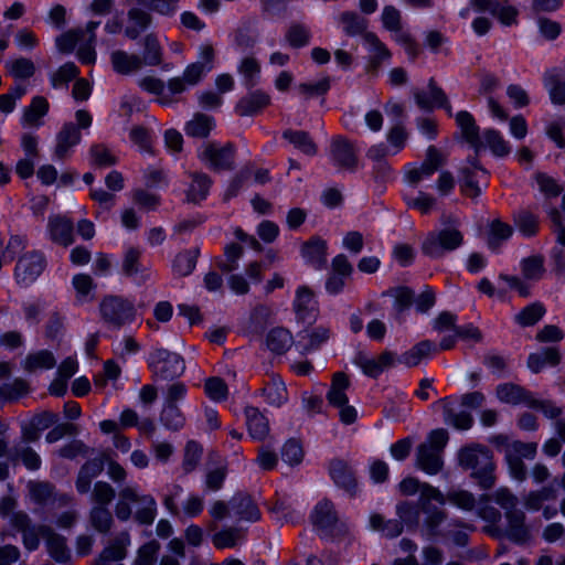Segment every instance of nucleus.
<instances>
[{"label":"nucleus","instance_id":"1","mask_svg":"<svg viewBox=\"0 0 565 565\" xmlns=\"http://www.w3.org/2000/svg\"><path fill=\"white\" fill-rule=\"evenodd\" d=\"M459 465L470 471V477L483 490L492 489L495 484V463L492 452L486 446L473 444L463 447L458 454Z\"/></svg>","mask_w":565,"mask_h":565},{"label":"nucleus","instance_id":"2","mask_svg":"<svg viewBox=\"0 0 565 565\" xmlns=\"http://www.w3.org/2000/svg\"><path fill=\"white\" fill-rule=\"evenodd\" d=\"M100 22H89L86 30L66 32L56 39V47L62 53H71L77 50V57L82 64H94L96 62L95 30Z\"/></svg>","mask_w":565,"mask_h":565},{"label":"nucleus","instance_id":"3","mask_svg":"<svg viewBox=\"0 0 565 565\" xmlns=\"http://www.w3.org/2000/svg\"><path fill=\"white\" fill-rule=\"evenodd\" d=\"M214 67V50L211 45H202L195 62L189 64L182 76L170 79V89L178 95L198 85Z\"/></svg>","mask_w":565,"mask_h":565},{"label":"nucleus","instance_id":"4","mask_svg":"<svg viewBox=\"0 0 565 565\" xmlns=\"http://www.w3.org/2000/svg\"><path fill=\"white\" fill-rule=\"evenodd\" d=\"M138 7L129 10V24L126 34L136 39L149 24L150 18L145 9L153 10L162 15H171L179 8V0H136Z\"/></svg>","mask_w":565,"mask_h":565},{"label":"nucleus","instance_id":"5","mask_svg":"<svg viewBox=\"0 0 565 565\" xmlns=\"http://www.w3.org/2000/svg\"><path fill=\"white\" fill-rule=\"evenodd\" d=\"M448 433L445 429L433 430L426 443L420 444L416 450L417 466L429 475L438 473L443 467V450L448 443Z\"/></svg>","mask_w":565,"mask_h":565},{"label":"nucleus","instance_id":"6","mask_svg":"<svg viewBox=\"0 0 565 565\" xmlns=\"http://www.w3.org/2000/svg\"><path fill=\"white\" fill-rule=\"evenodd\" d=\"M149 367L156 381L171 382L180 377L185 371L184 359L166 349H158L151 355Z\"/></svg>","mask_w":565,"mask_h":565},{"label":"nucleus","instance_id":"7","mask_svg":"<svg viewBox=\"0 0 565 565\" xmlns=\"http://www.w3.org/2000/svg\"><path fill=\"white\" fill-rule=\"evenodd\" d=\"M463 243V234L456 226H447L440 231L430 232L423 243V253L430 257L443 256Z\"/></svg>","mask_w":565,"mask_h":565},{"label":"nucleus","instance_id":"8","mask_svg":"<svg viewBox=\"0 0 565 565\" xmlns=\"http://www.w3.org/2000/svg\"><path fill=\"white\" fill-rule=\"evenodd\" d=\"M99 311L105 322L117 328L131 322L136 316L134 303L119 296L105 297Z\"/></svg>","mask_w":565,"mask_h":565},{"label":"nucleus","instance_id":"9","mask_svg":"<svg viewBox=\"0 0 565 565\" xmlns=\"http://www.w3.org/2000/svg\"><path fill=\"white\" fill-rule=\"evenodd\" d=\"M203 160L214 170H232L235 167L234 148L231 143H207Z\"/></svg>","mask_w":565,"mask_h":565},{"label":"nucleus","instance_id":"10","mask_svg":"<svg viewBox=\"0 0 565 565\" xmlns=\"http://www.w3.org/2000/svg\"><path fill=\"white\" fill-rule=\"evenodd\" d=\"M382 22L384 28L395 32V40L398 42L409 57L414 58L418 54V45L413 41L411 35L399 30V12L394 7H385L382 13Z\"/></svg>","mask_w":565,"mask_h":565},{"label":"nucleus","instance_id":"11","mask_svg":"<svg viewBox=\"0 0 565 565\" xmlns=\"http://www.w3.org/2000/svg\"><path fill=\"white\" fill-rule=\"evenodd\" d=\"M130 545V535L122 531L109 541L108 545L99 553L93 565H110L121 562L127 556V547Z\"/></svg>","mask_w":565,"mask_h":565},{"label":"nucleus","instance_id":"12","mask_svg":"<svg viewBox=\"0 0 565 565\" xmlns=\"http://www.w3.org/2000/svg\"><path fill=\"white\" fill-rule=\"evenodd\" d=\"M10 524L22 534L23 545L29 551H34L40 545V525H32L30 516L18 511L11 514Z\"/></svg>","mask_w":565,"mask_h":565},{"label":"nucleus","instance_id":"13","mask_svg":"<svg viewBox=\"0 0 565 565\" xmlns=\"http://www.w3.org/2000/svg\"><path fill=\"white\" fill-rule=\"evenodd\" d=\"M40 537L45 540L47 552L53 559L58 563L70 561L71 553L67 547L66 537L45 524H40Z\"/></svg>","mask_w":565,"mask_h":565},{"label":"nucleus","instance_id":"14","mask_svg":"<svg viewBox=\"0 0 565 565\" xmlns=\"http://www.w3.org/2000/svg\"><path fill=\"white\" fill-rule=\"evenodd\" d=\"M466 154L468 161L476 169H481V162L491 157H503L509 153L507 143H467Z\"/></svg>","mask_w":565,"mask_h":565},{"label":"nucleus","instance_id":"15","mask_svg":"<svg viewBox=\"0 0 565 565\" xmlns=\"http://www.w3.org/2000/svg\"><path fill=\"white\" fill-rule=\"evenodd\" d=\"M43 270V258L35 252L23 255L15 267L18 282L29 284L34 281Z\"/></svg>","mask_w":565,"mask_h":565},{"label":"nucleus","instance_id":"16","mask_svg":"<svg viewBox=\"0 0 565 565\" xmlns=\"http://www.w3.org/2000/svg\"><path fill=\"white\" fill-rule=\"evenodd\" d=\"M93 118L86 110H77L75 122H67L58 134L57 141H79L88 135Z\"/></svg>","mask_w":565,"mask_h":565},{"label":"nucleus","instance_id":"17","mask_svg":"<svg viewBox=\"0 0 565 565\" xmlns=\"http://www.w3.org/2000/svg\"><path fill=\"white\" fill-rule=\"evenodd\" d=\"M415 102L423 110H431L434 108H445L450 114V106L447 104V98L444 92L438 88L434 81L430 79L426 89L417 90L415 93Z\"/></svg>","mask_w":565,"mask_h":565},{"label":"nucleus","instance_id":"18","mask_svg":"<svg viewBox=\"0 0 565 565\" xmlns=\"http://www.w3.org/2000/svg\"><path fill=\"white\" fill-rule=\"evenodd\" d=\"M216 124L212 116L205 114H195L185 126L184 131L189 138L205 139L212 136Z\"/></svg>","mask_w":565,"mask_h":565},{"label":"nucleus","instance_id":"19","mask_svg":"<svg viewBox=\"0 0 565 565\" xmlns=\"http://www.w3.org/2000/svg\"><path fill=\"white\" fill-rule=\"evenodd\" d=\"M106 455L86 461L77 476L76 489L79 493H87L90 489V483L94 478L99 476L104 470Z\"/></svg>","mask_w":565,"mask_h":565},{"label":"nucleus","instance_id":"20","mask_svg":"<svg viewBox=\"0 0 565 565\" xmlns=\"http://www.w3.org/2000/svg\"><path fill=\"white\" fill-rule=\"evenodd\" d=\"M51 237L55 243L68 246L74 242L73 222L62 215H55L49 220Z\"/></svg>","mask_w":565,"mask_h":565},{"label":"nucleus","instance_id":"21","mask_svg":"<svg viewBox=\"0 0 565 565\" xmlns=\"http://www.w3.org/2000/svg\"><path fill=\"white\" fill-rule=\"evenodd\" d=\"M330 476L333 481L345 491L351 494L355 492L356 479L345 461L333 459L330 463Z\"/></svg>","mask_w":565,"mask_h":565},{"label":"nucleus","instance_id":"22","mask_svg":"<svg viewBox=\"0 0 565 565\" xmlns=\"http://www.w3.org/2000/svg\"><path fill=\"white\" fill-rule=\"evenodd\" d=\"M49 111V103L44 97L36 96L23 111L21 124L25 128H38Z\"/></svg>","mask_w":565,"mask_h":565},{"label":"nucleus","instance_id":"23","mask_svg":"<svg viewBox=\"0 0 565 565\" xmlns=\"http://www.w3.org/2000/svg\"><path fill=\"white\" fill-rule=\"evenodd\" d=\"M497 396L503 403L512 405L525 404L529 407L533 398L529 391L514 383H504L499 385L497 388Z\"/></svg>","mask_w":565,"mask_h":565},{"label":"nucleus","instance_id":"24","mask_svg":"<svg viewBox=\"0 0 565 565\" xmlns=\"http://www.w3.org/2000/svg\"><path fill=\"white\" fill-rule=\"evenodd\" d=\"M139 494L137 490L130 486H126L119 490L118 500L115 505V514L120 521H128L132 516L131 505H138Z\"/></svg>","mask_w":565,"mask_h":565},{"label":"nucleus","instance_id":"25","mask_svg":"<svg viewBox=\"0 0 565 565\" xmlns=\"http://www.w3.org/2000/svg\"><path fill=\"white\" fill-rule=\"evenodd\" d=\"M507 535L515 542H524L529 537V527L525 524V514L521 509L505 512Z\"/></svg>","mask_w":565,"mask_h":565},{"label":"nucleus","instance_id":"26","mask_svg":"<svg viewBox=\"0 0 565 565\" xmlns=\"http://www.w3.org/2000/svg\"><path fill=\"white\" fill-rule=\"evenodd\" d=\"M350 386L349 376L344 372H337L333 374L330 390L327 394L328 402L334 406L340 407L348 404L347 390Z\"/></svg>","mask_w":565,"mask_h":565},{"label":"nucleus","instance_id":"27","mask_svg":"<svg viewBox=\"0 0 565 565\" xmlns=\"http://www.w3.org/2000/svg\"><path fill=\"white\" fill-rule=\"evenodd\" d=\"M139 85L143 90L158 96L159 102L163 105L170 104L178 95V93L170 89V81L166 85L154 76H145L140 79Z\"/></svg>","mask_w":565,"mask_h":565},{"label":"nucleus","instance_id":"28","mask_svg":"<svg viewBox=\"0 0 565 565\" xmlns=\"http://www.w3.org/2000/svg\"><path fill=\"white\" fill-rule=\"evenodd\" d=\"M544 87L547 89L553 104H565V82L561 81V72L558 68H551L545 72Z\"/></svg>","mask_w":565,"mask_h":565},{"label":"nucleus","instance_id":"29","mask_svg":"<svg viewBox=\"0 0 565 565\" xmlns=\"http://www.w3.org/2000/svg\"><path fill=\"white\" fill-rule=\"evenodd\" d=\"M246 423L249 435L257 440H264L269 433V425L265 416L255 407H246Z\"/></svg>","mask_w":565,"mask_h":565},{"label":"nucleus","instance_id":"30","mask_svg":"<svg viewBox=\"0 0 565 565\" xmlns=\"http://www.w3.org/2000/svg\"><path fill=\"white\" fill-rule=\"evenodd\" d=\"M231 503L241 520L256 522L260 519V512L249 495L237 493Z\"/></svg>","mask_w":565,"mask_h":565},{"label":"nucleus","instance_id":"31","mask_svg":"<svg viewBox=\"0 0 565 565\" xmlns=\"http://www.w3.org/2000/svg\"><path fill=\"white\" fill-rule=\"evenodd\" d=\"M301 253L311 264L321 268L327 262V243L319 237H313L302 244Z\"/></svg>","mask_w":565,"mask_h":565},{"label":"nucleus","instance_id":"32","mask_svg":"<svg viewBox=\"0 0 565 565\" xmlns=\"http://www.w3.org/2000/svg\"><path fill=\"white\" fill-rule=\"evenodd\" d=\"M212 180L204 173H193L192 182L186 191V199L191 203H199L206 199Z\"/></svg>","mask_w":565,"mask_h":565},{"label":"nucleus","instance_id":"33","mask_svg":"<svg viewBox=\"0 0 565 565\" xmlns=\"http://www.w3.org/2000/svg\"><path fill=\"white\" fill-rule=\"evenodd\" d=\"M269 96L264 92H254L242 98L237 105V110L242 116H252L262 110L269 104Z\"/></svg>","mask_w":565,"mask_h":565},{"label":"nucleus","instance_id":"34","mask_svg":"<svg viewBox=\"0 0 565 565\" xmlns=\"http://www.w3.org/2000/svg\"><path fill=\"white\" fill-rule=\"evenodd\" d=\"M88 518L93 529L102 534L109 533L115 523L110 510L105 505H94Z\"/></svg>","mask_w":565,"mask_h":565},{"label":"nucleus","instance_id":"35","mask_svg":"<svg viewBox=\"0 0 565 565\" xmlns=\"http://www.w3.org/2000/svg\"><path fill=\"white\" fill-rule=\"evenodd\" d=\"M266 343L271 352L282 354L291 348L294 340L287 329L274 328L267 334Z\"/></svg>","mask_w":565,"mask_h":565},{"label":"nucleus","instance_id":"36","mask_svg":"<svg viewBox=\"0 0 565 565\" xmlns=\"http://www.w3.org/2000/svg\"><path fill=\"white\" fill-rule=\"evenodd\" d=\"M111 64L115 72L129 74L140 67L141 60L136 54H129L125 51H114L111 53Z\"/></svg>","mask_w":565,"mask_h":565},{"label":"nucleus","instance_id":"37","mask_svg":"<svg viewBox=\"0 0 565 565\" xmlns=\"http://www.w3.org/2000/svg\"><path fill=\"white\" fill-rule=\"evenodd\" d=\"M237 71L246 87L252 88L258 84L260 79V65L255 57H244L239 62Z\"/></svg>","mask_w":565,"mask_h":565},{"label":"nucleus","instance_id":"38","mask_svg":"<svg viewBox=\"0 0 565 565\" xmlns=\"http://www.w3.org/2000/svg\"><path fill=\"white\" fill-rule=\"evenodd\" d=\"M513 234V228L508 223L502 222L499 218L493 220L489 224L488 231V245L492 249L499 248L501 243L508 239Z\"/></svg>","mask_w":565,"mask_h":565},{"label":"nucleus","instance_id":"39","mask_svg":"<svg viewBox=\"0 0 565 565\" xmlns=\"http://www.w3.org/2000/svg\"><path fill=\"white\" fill-rule=\"evenodd\" d=\"M132 515L140 524H151L157 515L156 500L149 494H142Z\"/></svg>","mask_w":565,"mask_h":565},{"label":"nucleus","instance_id":"40","mask_svg":"<svg viewBox=\"0 0 565 565\" xmlns=\"http://www.w3.org/2000/svg\"><path fill=\"white\" fill-rule=\"evenodd\" d=\"M6 67L9 74L17 79H28L35 73V65L32 60L17 57L7 61Z\"/></svg>","mask_w":565,"mask_h":565},{"label":"nucleus","instance_id":"41","mask_svg":"<svg viewBox=\"0 0 565 565\" xmlns=\"http://www.w3.org/2000/svg\"><path fill=\"white\" fill-rule=\"evenodd\" d=\"M312 521L315 525L321 529H328L334 525L338 521V516L333 509V504L329 501L320 502L316 507Z\"/></svg>","mask_w":565,"mask_h":565},{"label":"nucleus","instance_id":"42","mask_svg":"<svg viewBox=\"0 0 565 565\" xmlns=\"http://www.w3.org/2000/svg\"><path fill=\"white\" fill-rule=\"evenodd\" d=\"M160 419L164 427L173 431L181 429L185 424V416L178 405L164 404Z\"/></svg>","mask_w":565,"mask_h":565},{"label":"nucleus","instance_id":"43","mask_svg":"<svg viewBox=\"0 0 565 565\" xmlns=\"http://www.w3.org/2000/svg\"><path fill=\"white\" fill-rule=\"evenodd\" d=\"M362 45L370 53L375 63H380L390 57V52L385 45L373 33H365L362 36Z\"/></svg>","mask_w":565,"mask_h":565},{"label":"nucleus","instance_id":"44","mask_svg":"<svg viewBox=\"0 0 565 565\" xmlns=\"http://www.w3.org/2000/svg\"><path fill=\"white\" fill-rule=\"evenodd\" d=\"M29 391L30 386L25 380L15 379L13 382L0 386V397L8 402H15L28 395Z\"/></svg>","mask_w":565,"mask_h":565},{"label":"nucleus","instance_id":"45","mask_svg":"<svg viewBox=\"0 0 565 565\" xmlns=\"http://www.w3.org/2000/svg\"><path fill=\"white\" fill-rule=\"evenodd\" d=\"M263 395L273 407H279L287 401V390L280 380H273L263 388Z\"/></svg>","mask_w":565,"mask_h":565},{"label":"nucleus","instance_id":"46","mask_svg":"<svg viewBox=\"0 0 565 565\" xmlns=\"http://www.w3.org/2000/svg\"><path fill=\"white\" fill-rule=\"evenodd\" d=\"M13 460H20L26 469L38 470L42 460L40 455L30 446H15L13 449Z\"/></svg>","mask_w":565,"mask_h":565},{"label":"nucleus","instance_id":"47","mask_svg":"<svg viewBox=\"0 0 565 565\" xmlns=\"http://www.w3.org/2000/svg\"><path fill=\"white\" fill-rule=\"evenodd\" d=\"M422 511L426 514L424 524L428 530L429 535H438V526L447 519L446 512L436 507L430 505L429 503H424Z\"/></svg>","mask_w":565,"mask_h":565},{"label":"nucleus","instance_id":"48","mask_svg":"<svg viewBox=\"0 0 565 565\" xmlns=\"http://www.w3.org/2000/svg\"><path fill=\"white\" fill-rule=\"evenodd\" d=\"M370 523L373 530L383 532L387 537H396L403 532L399 520L385 521L381 514L371 515Z\"/></svg>","mask_w":565,"mask_h":565},{"label":"nucleus","instance_id":"49","mask_svg":"<svg viewBox=\"0 0 565 565\" xmlns=\"http://www.w3.org/2000/svg\"><path fill=\"white\" fill-rule=\"evenodd\" d=\"M443 409L446 423L452 425L458 429H468L471 427L472 417L469 413H456L451 407L450 403L447 401H443Z\"/></svg>","mask_w":565,"mask_h":565},{"label":"nucleus","instance_id":"50","mask_svg":"<svg viewBox=\"0 0 565 565\" xmlns=\"http://www.w3.org/2000/svg\"><path fill=\"white\" fill-rule=\"evenodd\" d=\"M55 363L56 361L52 352L43 350L29 355L24 362V369L29 372H33L38 369H51Z\"/></svg>","mask_w":565,"mask_h":565},{"label":"nucleus","instance_id":"51","mask_svg":"<svg viewBox=\"0 0 565 565\" xmlns=\"http://www.w3.org/2000/svg\"><path fill=\"white\" fill-rule=\"evenodd\" d=\"M331 152L340 167L351 168L356 163L355 152L351 143H333Z\"/></svg>","mask_w":565,"mask_h":565},{"label":"nucleus","instance_id":"52","mask_svg":"<svg viewBox=\"0 0 565 565\" xmlns=\"http://www.w3.org/2000/svg\"><path fill=\"white\" fill-rule=\"evenodd\" d=\"M116 497V491L106 481H97L92 490V501L95 505L108 507Z\"/></svg>","mask_w":565,"mask_h":565},{"label":"nucleus","instance_id":"53","mask_svg":"<svg viewBox=\"0 0 565 565\" xmlns=\"http://www.w3.org/2000/svg\"><path fill=\"white\" fill-rule=\"evenodd\" d=\"M456 122L463 135V141H477L478 127L471 114L463 110L457 113Z\"/></svg>","mask_w":565,"mask_h":565},{"label":"nucleus","instance_id":"54","mask_svg":"<svg viewBox=\"0 0 565 565\" xmlns=\"http://www.w3.org/2000/svg\"><path fill=\"white\" fill-rule=\"evenodd\" d=\"M522 273L526 279L537 280L540 279L544 269V258L541 255H533L522 260Z\"/></svg>","mask_w":565,"mask_h":565},{"label":"nucleus","instance_id":"55","mask_svg":"<svg viewBox=\"0 0 565 565\" xmlns=\"http://www.w3.org/2000/svg\"><path fill=\"white\" fill-rule=\"evenodd\" d=\"M544 306L542 303L534 302L525 307L519 315H516L515 320L519 324L529 327L535 324L544 316Z\"/></svg>","mask_w":565,"mask_h":565},{"label":"nucleus","instance_id":"56","mask_svg":"<svg viewBox=\"0 0 565 565\" xmlns=\"http://www.w3.org/2000/svg\"><path fill=\"white\" fill-rule=\"evenodd\" d=\"M199 256V249L195 248L193 250H188L184 253H180L173 263L174 270L181 275H189L195 267L196 258Z\"/></svg>","mask_w":565,"mask_h":565},{"label":"nucleus","instance_id":"57","mask_svg":"<svg viewBox=\"0 0 565 565\" xmlns=\"http://www.w3.org/2000/svg\"><path fill=\"white\" fill-rule=\"evenodd\" d=\"M30 497L39 504H44L54 493V487L44 481H30L28 483Z\"/></svg>","mask_w":565,"mask_h":565},{"label":"nucleus","instance_id":"58","mask_svg":"<svg viewBox=\"0 0 565 565\" xmlns=\"http://www.w3.org/2000/svg\"><path fill=\"white\" fill-rule=\"evenodd\" d=\"M433 349V343L428 340L416 344L412 350L403 354V362L408 366H416L420 361L427 358Z\"/></svg>","mask_w":565,"mask_h":565},{"label":"nucleus","instance_id":"59","mask_svg":"<svg viewBox=\"0 0 565 565\" xmlns=\"http://www.w3.org/2000/svg\"><path fill=\"white\" fill-rule=\"evenodd\" d=\"M159 550L160 544L154 540L141 545L132 565H153Z\"/></svg>","mask_w":565,"mask_h":565},{"label":"nucleus","instance_id":"60","mask_svg":"<svg viewBox=\"0 0 565 565\" xmlns=\"http://www.w3.org/2000/svg\"><path fill=\"white\" fill-rule=\"evenodd\" d=\"M78 74V68L74 63H66L62 65L56 72L51 74L50 81L54 88L65 86L68 82L75 78Z\"/></svg>","mask_w":565,"mask_h":565},{"label":"nucleus","instance_id":"61","mask_svg":"<svg viewBox=\"0 0 565 565\" xmlns=\"http://www.w3.org/2000/svg\"><path fill=\"white\" fill-rule=\"evenodd\" d=\"M161 45L154 35L145 39L143 61L148 65H158L161 62Z\"/></svg>","mask_w":565,"mask_h":565},{"label":"nucleus","instance_id":"62","mask_svg":"<svg viewBox=\"0 0 565 565\" xmlns=\"http://www.w3.org/2000/svg\"><path fill=\"white\" fill-rule=\"evenodd\" d=\"M205 394L213 401H224L227 397L228 388L221 377H210L204 384Z\"/></svg>","mask_w":565,"mask_h":565},{"label":"nucleus","instance_id":"63","mask_svg":"<svg viewBox=\"0 0 565 565\" xmlns=\"http://www.w3.org/2000/svg\"><path fill=\"white\" fill-rule=\"evenodd\" d=\"M446 163V156L436 147L430 146L427 149L426 158L423 162L426 175L433 174Z\"/></svg>","mask_w":565,"mask_h":565},{"label":"nucleus","instance_id":"64","mask_svg":"<svg viewBox=\"0 0 565 565\" xmlns=\"http://www.w3.org/2000/svg\"><path fill=\"white\" fill-rule=\"evenodd\" d=\"M515 224L519 231L525 236H533L537 232V217L529 211H521L515 216Z\"/></svg>","mask_w":565,"mask_h":565}]
</instances>
